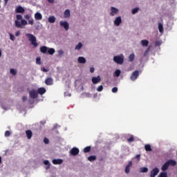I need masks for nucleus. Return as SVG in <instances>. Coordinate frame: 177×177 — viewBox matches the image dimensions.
Returning a JSON list of instances; mask_svg holds the SVG:
<instances>
[{"mask_svg":"<svg viewBox=\"0 0 177 177\" xmlns=\"http://www.w3.org/2000/svg\"><path fill=\"white\" fill-rule=\"evenodd\" d=\"M45 124H46V120H41L39 123H36L33 125V129L39 132L45 127Z\"/></svg>","mask_w":177,"mask_h":177,"instance_id":"obj_1","label":"nucleus"},{"mask_svg":"<svg viewBox=\"0 0 177 177\" xmlns=\"http://www.w3.org/2000/svg\"><path fill=\"white\" fill-rule=\"evenodd\" d=\"M26 36L27 37V38H28V40L30 41V42H31L33 46H35V48H37V46H38V43H37V37H35L34 35L26 33Z\"/></svg>","mask_w":177,"mask_h":177,"instance_id":"obj_2","label":"nucleus"},{"mask_svg":"<svg viewBox=\"0 0 177 177\" xmlns=\"http://www.w3.org/2000/svg\"><path fill=\"white\" fill-rule=\"evenodd\" d=\"M113 62L117 63V64H122L124 63V57L117 55L113 57Z\"/></svg>","mask_w":177,"mask_h":177,"instance_id":"obj_3","label":"nucleus"},{"mask_svg":"<svg viewBox=\"0 0 177 177\" xmlns=\"http://www.w3.org/2000/svg\"><path fill=\"white\" fill-rule=\"evenodd\" d=\"M138 77H139V71H135L131 73L130 80H131V81H136V80H138Z\"/></svg>","mask_w":177,"mask_h":177,"instance_id":"obj_4","label":"nucleus"},{"mask_svg":"<svg viewBox=\"0 0 177 177\" xmlns=\"http://www.w3.org/2000/svg\"><path fill=\"white\" fill-rule=\"evenodd\" d=\"M59 24L61 27H64V28L66 30V31H68L70 28V26L68 25V22L66 21H61L59 22Z\"/></svg>","mask_w":177,"mask_h":177,"instance_id":"obj_5","label":"nucleus"},{"mask_svg":"<svg viewBox=\"0 0 177 177\" xmlns=\"http://www.w3.org/2000/svg\"><path fill=\"white\" fill-rule=\"evenodd\" d=\"M29 96L31 99H37L38 97V93L35 90H32L29 92Z\"/></svg>","mask_w":177,"mask_h":177,"instance_id":"obj_6","label":"nucleus"},{"mask_svg":"<svg viewBox=\"0 0 177 177\" xmlns=\"http://www.w3.org/2000/svg\"><path fill=\"white\" fill-rule=\"evenodd\" d=\"M158 172H160V169H158V167H155L151 171V177H156L157 175H158Z\"/></svg>","mask_w":177,"mask_h":177,"instance_id":"obj_7","label":"nucleus"},{"mask_svg":"<svg viewBox=\"0 0 177 177\" xmlns=\"http://www.w3.org/2000/svg\"><path fill=\"white\" fill-rule=\"evenodd\" d=\"M71 156H78L80 154V149L77 147H73L70 151Z\"/></svg>","mask_w":177,"mask_h":177,"instance_id":"obj_8","label":"nucleus"},{"mask_svg":"<svg viewBox=\"0 0 177 177\" xmlns=\"http://www.w3.org/2000/svg\"><path fill=\"white\" fill-rule=\"evenodd\" d=\"M53 164H54V165H60L62 164H63V160L62 159H53L52 161Z\"/></svg>","mask_w":177,"mask_h":177,"instance_id":"obj_9","label":"nucleus"},{"mask_svg":"<svg viewBox=\"0 0 177 177\" xmlns=\"http://www.w3.org/2000/svg\"><path fill=\"white\" fill-rule=\"evenodd\" d=\"M93 84H99V82H100L101 79H100V76H97V77H93L92 80H91Z\"/></svg>","mask_w":177,"mask_h":177,"instance_id":"obj_10","label":"nucleus"},{"mask_svg":"<svg viewBox=\"0 0 177 177\" xmlns=\"http://www.w3.org/2000/svg\"><path fill=\"white\" fill-rule=\"evenodd\" d=\"M46 85H53V79L52 77H48L45 80Z\"/></svg>","mask_w":177,"mask_h":177,"instance_id":"obj_11","label":"nucleus"},{"mask_svg":"<svg viewBox=\"0 0 177 177\" xmlns=\"http://www.w3.org/2000/svg\"><path fill=\"white\" fill-rule=\"evenodd\" d=\"M111 12L110 13V16H115V15H117V13H118V9L114 7H111Z\"/></svg>","mask_w":177,"mask_h":177,"instance_id":"obj_12","label":"nucleus"},{"mask_svg":"<svg viewBox=\"0 0 177 177\" xmlns=\"http://www.w3.org/2000/svg\"><path fill=\"white\" fill-rule=\"evenodd\" d=\"M122 21L121 17H118L114 21V24L115 26H118L121 24Z\"/></svg>","mask_w":177,"mask_h":177,"instance_id":"obj_13","label":"nucleus"},{"mask_svg":"<svg viewBox=\"0 0 177 177\" xmlns=\"http://www.w3.org/2000/svg\"><path fill=\"white\" fill-rule=\"evenodd\" d=\"M37 94L39 93V95H44V93H46V89L44 87H40L37 89Z\"/></svg>","mask_w":177,"mask_h":177,"instance_id":"obj_14","label":"nucleus"},{"mask_svg":"<svg viewBox=\"0 0 177 177\" xmlns=\"http://www.w3.org/2000/svg\"><path fill=\"white\" fill-rule=\"evenodd\" d=\"M78 63H81L82 64H85L86 63V59L84 57H79L77 59Z\"/></svg>","mask_w":177,"mask_h":177,"instance_id":"obj_15","label":"nucleus"},{"mask_svg":"<svg viewBox=\"0 0 177 177\" xmlns=\"http://www.w3.org/2000/svg\"><path fill=\"white\" fill-rule=\"evenodd\" d=\"M167 162L169 167V165L171 167H175V165H176V161H175V160H174L172 159L167 160Z\"/></svg>","mask_w":177,"mask_h":177,"instance_id":"obj_16","label":"nucleus"},{"mask_svg":"<svg viewBox=\"0 0 177 177\" xmlns=\"http://www.w3.org/2000/svg\"><path fill=\"white\" fill-rule=\"evenodd\" d=\"M15 10L17 13H24V8H23L21 6L17 7Z\"/></svg>","mask_w":177,"mask_h":177,"instance_id":"obj_17","label":"nucleus"},{"mask_svg":"<svg viewBox=\"0 0 177 177\" xmlns=\"http://www.w3.org/2000/svg\"><path fill=\"white\" fill-rule=\"evenodd\" d=\"M35 20H42V15L40 12H36L35 14Z\"/></svg>","mask_w":177,"mask_h":177,"instance_id":"obj_18","label":"nucleus"},{"mask_svg":"<svg viewBox=\"0 0 177 177\" xmlns=\"http://www.w3.org/2000/svg\"><path fill=\"white\" fill-rule=\"evenodd\" d=\"M169 167V165H168L167 162H165V163L162 166V171H167V169H168V168Z\"/></svg>","mask_w":177,"mask_h":177,"instance_id":"obj_19","label":"nucleus"},{"mask_svg":"<svg viewBox=\"0 0 177 177\" xmlns=\"http://www.w3.org/2000/svg\"><path fill=\"white\" fill-rule=\"evenodd\" d=\"M48 23H51L53 24L55 23V21H56V17H55V16H50L48 17Z\"/></svg>","mask_w":177,"mask_h":177,"instance_id":"obj_20","label":"nucleus"},{"mask_svg":"<svg viewBox=\"0 0 177 177\" xmlns=\"http://www.w3.org/2000/svg\"><path fill=\"white\" fill-rule=\"evenodd\" d=\"M48 47L45 46L40 47V51L41 52V53H46V52H48Z\"/></svg>","mask_w":177,"mask_h":177,"instance_id":"obj_21","label":"nucleus"},{"mask_svg":"<svg viewBox=\"0 0 177 177\" xmlns=\"http://www.w3.org/2000/svg\"><path fill=\"white\" fill-rule=\"evenodd\" d=\"M141 45L142 46H149V41L144 39L141 41Z\"/></svg>","mask_w":177,"mask_h":177,"instance_id":"obj_22","label":"nucleus"},{"mask_svg":"<svg viewBox=\"0 0 177 177\" xmlns=\"http://www.w3.org/2000/svg\"><path fill=\"white\" fill-rule=\"evenodd\" d=\"M120 75L121 71H120V69H117L113 73V77H120Z\"/></svg>","mask_w":177,"mask_h":177,"instance_id":"obj_23","label":"nucleus"},{"mask_svg":"<svg viewBox=\"0 0 177 177\" xmlns=\"http://www.w3.org/2000/svg\"><path fill=\"white\" fill-rule=\"evenodd\" d=\"M64 17H70L71 16L70 10H66L64 12Z\"/></svg>","mask_w":177,"mask_h":177,"instance_id":"obj_24","label":"nucleus"},{"mask_svg":"<svg viewBox=\"0 0 177 177\" xmlns=\"http://www.w3.org/2000/svg\"><path fill=\"white\" fill-rule=\"evenodd\" d=\"M44 165H47L46 169H49V168H50V163L49 162V160H44Z\"/></svg>","mask_w":177,"mask_h":177,"instance_id":"obj_25","label":"nucleus"},{"mask_svg":"<svg viewBox=\"0 0 177 177\" xmlns=\"http://www.w3.org/2000/svg\"><path fill=\"white\" fill-rule=\"evenodd\" d=\"M145 149L146 151H152L151 146L149 144L145 145Z\"/></svg>","mask_w":177,"mask_h":177,"instance_id":"obj_26","label":"nucleus"},{"mask_svg":"<svg viewBox=\"0 0 177 177\" xmlns=\"http://www.w3.org/2000/svg\"><path fill=\"white\" fill-rule=\"evenodd\" d=\"M158 30L160 32H163L164 31V27L162 26V24H161V23L158 24Z\"/></svg>","mask_w":177,"mask_h":177,"instance_id":"obj_27","label":"nucleus"},{"mask_svg":"<svg viewBox=\"0 0 177 177\" xmlns=\"http://www.w3.org/2000/svg\"><path fill=\"white\" fill-rule=\"evenodd\" d=\"M88 161H91L92 162V161H95L96 160V156H90L88 158Z\"/></svg>","mask_w":177,"mask_h":177,"instance_id":"obj_28","label":"nucleus"},{"mask_svg":"<svg viewBox=\"0 0 177 177\" xmlns=\"http://www.w3.org/2000/svg\"><path fill=\"white\" fill-rule=\"evenodd\" d=\"M55 48H48V55H54L55 54Z\"/></svg>","mask_w":177,"mask_h":177,"instance_id":"obj_29","label":"nucleus"},{"mask_svg":"<svg viewBox=\"0 0 177 177\" xmlns=\"http://www.w3.org/2000/svg\"><path fill=\"white\" fill-rule=\"evenodd\" d=\"M133 60H135V54L132 53L129 57V61L132 62Z\"/></svg>","mask_w":177,"mask_h":177,"instance_id":"obj_30","label":"nucleus"},{"mask_svg":"<svg viewBox=\"0 0 177 177\" xmlns=\"http://www.w3.org/2000/svg\"><path fill=\"white\" fill-rule=\"evenodd\" d=\"M81 48H82V43L80 42L76 46L75 49L76 50H80Z\"/></svg>","mask_w":177,"mask_h":177,"instance_id":"obj_31","label":"nucleus"},{"mask_svg":"<svg viewBox=\"0 0 177 177\" xmlns=\"http://www.w3.org/2000/svg\"><path fill=\"white\" fill-rule=\"evenodd\" d=\"M158 177H168V174L167 172H161Z\"/></svg>","mask_w":177,"mask_h":177,"instance_id":"obj_32","label":"nucleus"},{"mask_svg":"<svg viewBox=\"0 0 177 177\" xmlns=\"http://www.w3.org/2000/svg\"><path fill=\"white\" fill-rule=\"evenodd\" d=\"M149 171V169L147 167H141L140 168V172L146 173Z\"/></svg>","mask_w":177,"mask_h":177,"instance_id":"obj_33","label":"nucleus"},{"mask_svg":"<svg viewBox=\"0 0 177 177\" xmlns=\"http://www.w3.org/2000/svg\"><path fill=\"white\" fill-rule=\"evenodd\" d=\"M10 73L12 75H16L17 74V71L15 70L14 68H11Z\"/></svg>","mask_w":177,"mask_h":177,"instance_id":"obj_34","label":"nucleus"},{"mask_svg":"<svg viewBox=\"0 0 177 177\" xmlns=\"http://www.w3.org/2000/svg\"><path fill=\"white\" fill-rule=\"evenodd\" d=\"M91 151V147H86L84 149V153H89Z\"/></svg>","mask_w":177,"mask_h":177,"instance_id":"obj_35","label":"nucleus"},{"mask_svg":"<svg viewBox=\"0 0 177 177\" xmlns=\"http://www.w3.org/2000/svg\"><path fill=\"white\" fill-rule=\"evenodd\" d=\"M15 26L16 27H17L18 28H20L21 27V24H20V21L16 20L15 21Z\"/></svg>","mask_w":177,"mask_h":177,"instance_id":"obj_36","label":"nucleus"},{"mask_svg":"<svg viewBox=\"0 0 177 177\" xmlns=\"http://www.w3.org/2000/svg\"><path fill=\"white\" fill-rule=\"evenodd\" d=\"M139 11V8H133L131 11V13L133 15H135L136 13H138V12Z\"/></svg>","mask_w":177,"mask_h":177,"instance_id":"obj_37","label":"nucleus"},{"mask_svg":"<svg viewBox=\"0 0 177 177\" xmlns=\"http://www.w3.org/2000/svg\"><path fill=\"white\" fill-rule=\"evenodd\" d=\"M21 26H27L28 24L27 21H26V19H21Z\"/></svg>","mask_w":177,"mask_h":177,"instance_id":"obj_38","label":"nucleus"},{"mask_svg":"<svg viewBox=\"0 0 177 177\" xmlns=\"http://www.w3.org/2000/svg\"><path fill=\"white\" fill-rule=\"evenodd\" d=\"M97 92H102V91H103V86L100 85L98 86V88H97Z\"/></svg>","mask_w":177,"mask_h":177,"instance_id":"obj_39","label":"nucleus"},{"mask_svg":"<svg viewBox=\"0 0 177 177\" xmlns=\"http://www.w3.org/2000/svg\"><path fill=\"white\" fill-rule=\"evenodd\" d=\"M112 92H113V93H117V92H118V88H117V87H113V88H112Z\"/></svg>","mask_w":177,"mask_h":177,"instance_id":"obj_40","label":"nucleus"},{"mask_svg":"<svg viewBox=\"0 0 177 177\" xmlns=\"http://www.w3.org/2000/svg\"><path fill=\"white\" fill-rule=\"evenodd\" d=\"M36 63L37 64H41V57H37L36 59Z\"/></svg>","mask_w":177,"mask_h":177,"instance_id":"obj_41","label":"nucleus"},{"mask_svg":"<svg viewBox=\"0 0 177 177\" xmlns=\"http://www.w3.org/2000/svg\"><path fill=\"white\" fill-rule=\"evenodd\" d=\"M130 171H131V167H128L127 166H126L125 172L127 174H129Z\"/></svg>","mask_w":177,"mask_h":177,"instance_id":"obj_42","label":"nucleus"},{"mask_svg":"<svg viewBox=\"0 0 177 177\" xmlns=\"http://www.w3.org/2000/svg\"><path fill=\"white\" fill-rule=\"evenodd\" d=\"M10 39H11V41H15V37L14 35H12V33H10Z\"/></svg>","mask_w":177,"mask_h":177,"instance_id":"obj_43","label":"nucleus"},{"mask_svg":"<svg viewBox=\"0 0 177 177\" xmlns=\"http://www.w3.org/2000/svg\"><path fill=\"white\" fill-rule=\"evenodd\" d=\"M44 143H45V145H48L49 143V139L44 138Z\"/></svg>","mask_w":177,"mask_h":177,"instance_id":"obj_44","label":"nucleus"},{"mask_svg":"<svg viewBox=\"0 0 177 177\" xmlns=\"http://www.w3.org/2000/svg\"><path fill=\"white\" fill-rule=\"evenodd\" d=\"M128 142H133L134 138H133V136H131V137L129 138H128Z\"/></svg>","mask_w":177,"mask_h":177,"instance_id":"obj_45","label":"nucleus"},{"mask_svg":"<svg viewBox=\"0 0 177 177\" xmlns=\"http://www.w3.org/2000/svg\"><path fill=\"white\" fill-rule=\"evenodd\" d=\"M28 24H30V26H32L34 24V19H29Z\"/></svg>","mask_w":177,"mask_h":177,"instance_id":"obj_46","label":"nucleus"},{"mask_svg":"<svg viewBox=\"0 0 177 177\" xmlns=\"http://www.w3.org/2000/svg\"><path fill=\"white\" fill-rule=\"evenodd\" d=\"M16 17L17 20H21V19H23V16H21V15H17Z\"/></svg>","mask_w":177,"mask_h":177,"instance_id":"obj_47","label":"nucleus"},{"mask_svg":"<svg viewBox=\"0 0 177 177\" xmlns=\"http://www.w3.org/2000/svg\"><path fill=\"white\" fill-rule=\"evenodd\" d=\"M150 52V47H149L145 52L144 56H146V55H147V53H149Z\"/></svg>","mask_w":177,"mask_h":177,"instance_id":"obj_48","label":"nucleus"},{"mask_svg":"<svg viewBox=\"0 0 177 177\" xmlns=\"http://www.w3.org/2000/svg\"><path fill=\"white\" fill-rule=\"evenodd\" d=\"M26 135L28 139H31V138H32V133H27Z\"/></svg>","mask_w":177,"mask_h":177,"instance_id":"obj_49","label":"nucleus"},{"mask_svg":"<svg viewBox=\"0 0 177 177\" xmlns=\"http://www.w3.org/2000/svg\"><path fill=\"white\" fill-rule=\"evenodd\" d=\"M136 158L138 161H140V154L136 155Z\"/></svg>","mask_w":177,"mask_h":177,"instance_id":"obj_50","label":"nucleus"},{"mask_svg":"<svg viewBox=\"0 0 177 177\" xmlns=\"http://www.w3.org/2000/svg\"><path fill=\"white\" fill-rule=\"evenodd\" d=\"M126 167H128L129 168H131V167H132V161H129L128 165Z\"/></svg>","mask_w":177,"mask_h":177,"instance_id":"obj_51","label":"nucleus"},{"mask_svg":"<svg viewBox=\"0 0 177 177\" xmlns=\"http://www.w3.org/2000/svg\"><path fill=\"white\" fill-rule=\"evenodd\" d=\"M63 53H64V52L63 51V50H58V55H63Z\"/></svg>","mask_w":177,"mask_h":177,"instance_id":"obj_52","label":"nucleus"},{"mask_svg":"<svg viewBox=\"0 0 177 177\" xmlns=\"http://www.w3.org/2000/svg\"><path fill=\"white\" fill-rule=\"evenodd\" d=\"M41 71H44V73H48L49 71V70L46 69L45 68H42Z\"/></svg>","mask_w":177,"mask_h":177,"instance_id":"obj_53","label":"nucleus"},{"mask_svg":"<svg viewBox=\"0 0 177 177\" xmlns=\"http://www.w3.org/2000/svg\"><path fill=\"white\" fill-rule=\"evenodd\" d=\"M24 17H25V19H26V20H28V19H30V17H31V16H30L29 15H26L24 16Z\"/></svg>","mask_w":177,"mask_h":177,"instance_id":"obj_54","label":"nucleus"},{"mask_svg":"<svg viewBox=\"0 0 177 177\" xmlns=\"http://www.w3.org/2000/svg\"><path fill=\"white\" fill-rule=\"evenodd\" d=\"M90 73H95V68L91 67L90 68Z\"/></svg>","mask_w":177,"mask_h":177,"instance_id":"obj_55","label":"nucleus"},{"mask_svg":"<svg viewBox=\"0 0 177 177\" xmlns=\"http://www.w3.org/2000/svg\"><path fill=\"white\" fill-rule=\"evenodd\" d=\"M19 35H20V31L17 30V31L15 32V36H16V37H19Z\"/></svg>","mask_w":177,"mask_h":177,"instance_id":"obj_56","label":"nucleus"},{"mask_svg":"<svg viewBox=\"0 0 177 177\" xmlns=\"http://www.w3.org/2000/svg\"><path fill=\"white\" fill-rule=\"evenodd\" d=\"M22 100H23V102H26L27 100V96H24L22 97Z\"/></svg>","mask_w":177,"mask_h":177,"instance_id":"obj_57","label":"nucleus"},{"mask_svg":"<svg viewBox=\"0 0 177 177\" xmlns=\"http://www.w3.org/2000/svg\"><path fill=\"white\" fill-rule=\"evenodd\" d=\"M49 3H55V0H47Z\"/></svg>","mask_w":177,"mask_h":177,"instance_id":"obj_58","label":"nucleus"},{"mask_svg":"<svg viewBox=\"0 0 177 177\" xmlns=\"http://www.w3.org/2000/svg\"><path fill=\"white\" fill-rule=\"evenodd\" d=\"M155 44H156V46H158L161 45V44H160V41H156Z\"/></svg>","mask_w":177,"mask_h":177,"instance_id":"obj_59","label":"nucleus"},{"mask_svg":"<svg viewBox=\"0 0 177 177\" xmlns=\"http://www.w3.org/2000/svg\"><path fill=\"white\" fill-rule=\"evenodd\" d=\"M57 128H60V126H59L57 124H55L53 129H56Z\"/></svg>","mask_w":177,"mask_h":177,"instance_id":"obj_60","label":"nucleus"},{"mask_svg":"<svg viewBox=\"0 0 177 177\" xmlns=\"http://www.w3.org/2000/svg\"><path fill=\"white\" fill-rule=\"evenodd\" d=\"M26 133H32V131L31 130H26Z\"/></svg>","mask_w":177,"mask_h":177,"instance_id":"obj_61","label":"nucleus"},{"mask_svg":"<svg viewBox=\"0 0 177 177\" xmlns=\"http://www.w3.org/2000/svg\"><path fill=\"white\" fill-rule=\"evenodd\" d=\"M6 138H9L10 136V133H5Z\"/></svg>","mask_w":177,"mask_h":177,"instance_id":"obj_62","label":"nucleus"},{"mask_svg":"<svg viewBox=\"0 0 177 177\" xmlns=\"http://www.w3.org/2000/svg\"><path fill=\"white\" fill-rule=\"evenodd\" d=\"M5 133H10V131H6Z\"/></svg>","mask_w":177,"mask_h":177,"instance_id":"obj_63","label":"nucleus"},{"mask_svg":"<svg viewBox=\"0 0 177 177\" xmlns=\"http://www.w3.org/2000/svg\"><path fill=\"white\" fill-rule=\"evenodd\" d=\"M5 3H8V2L9 1V0H4Z\"/></svg>","mask_w":177,"mask_h":177,"instance_id":"obj_64","label":"nucleus"}]
</instances>
